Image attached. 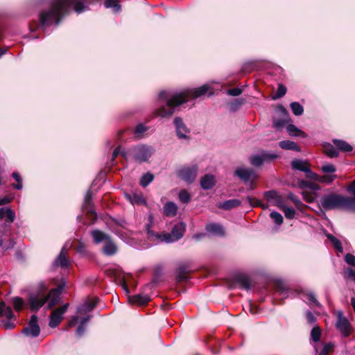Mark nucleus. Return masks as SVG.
<instances>
[{
  "mask_svg": "<svg viewBox=\"0 0 355 355\" xmlns=\"http://www.w3.org/2000/svg\"><path fill=\"white\" fill-rule=\"evenodd\" d=\"M209 87L205 84L195 89H187L181 92H176L171 90H164L159 92L157 100V108L154 112L155 116L162 118L171 116L177 107L186 103L188 98H197L205 94Z\"/></svg>",
  "mask_w": 355,
  "mask_h": 355,
  "instance_id": "1",
  "label": "nucleus"
},
{
  "mask_svg": "<svg viewBox=\"0 0 355 355\" xmlns=\"http://www.w3.org/2000/svg\"><path fill=\"white\" fill-rule=\"evenodd\" d=\"M64 286V284H59L57 288L51 289L47 295L42 292L30 295L28 302L31 310L36 311L45 303H47V309H51L58 303Z\"/></svg>",
  "mask_w": 355,
  "mask_h": 355,
  "instance_id": "2",
  "label": "nucleus"
},
{
  "mask_svg": "<svg viewBox=\"0 0 355 355\" xmlns=\"http://www.w3.org/2000/svg\"><path fill=\"white\" fill-rule=\"evenodd\" d=\"M349 200V196L331 192L325 193L320 198L319 205L325 211L344 209L352 211Z\"/></svg>",
  "mask_w": 355,
  "mask_h": 355,
  "instance_id": "3",
  "label": "nucleus"
},
{
  "mask_svg": "<svg viewBox=\"0 0 355 355\" xmlns=\"http://www.w3.org/2000/svg\"><path fill=\"white\" fill-rule=\"evenodd\" d=\"M185 232V224L183 222L175 225L170 233H158L147 227V237L149 241L158 243L165 242L171 243L180 240Z\"/></svg>",
  "mask_w": 355,
  "mask_h": 355,
  "instance_id": "4",
  "label": "nucleus"
},
{
  "mask_svg": "<svg viewBox=\"0 0 355 355\" xmlns=\"http://www.w3.org/2000/svg\"><path fill=\"white\" fill-rule=\"evenodd\" d=\"M234 175L244 183L248 187V190H253L256 188V181L258 178V175L254 169L245 166H239L235 169Z\"/></svg>",
  "mask_w": 355,
  "mask_h": 355,
  "instance_id": "5",
  "label": "nucleus"
},
{
  "mask_svg": "<svg viewBox=\"0 0 355 355\" xmlns=\"http://www.w3.org/2000/svg\"><path fill=\"white\" fill-rule=\"evenodd\" d=\"M154 152L153 148L144 144L136 146L132 149L133 159L138 163L147 162Z\"/></svg>",
  "mask_w": 355,
  "mask_h": 355,
  "instance_id": "6",
  "label": "nucleus"
},
{
  "mask_svg": "<svg viewBox=\"0 0 355 355\" xmlns=\"http://www.w3.org/2000/svg\"><path fill=\"white\" fill-rule=\"evenodd\" d=\"M0 316L6 318V321H3V326L6 329H12L15 327V316L12 309L10 306H6L3 302L0 303Z\"/></svg>",
  "mask_w": 355,
  "mask_h": 355,
  "instance_id": "7",
  "label": "nucleus"
},
{
  "mask_svg": "<svg viewBox=\"0 0 355 355\" xmlns=\"http://www.w3.org/2000/svg\"><path fill=\"white\" fill-rule=\"evenodd\" d=\"M336 327L343 337H348L352 332V327L349 321L345 317L342 311H339L337 315Z\"/></svg>",
  "mask_w": 355,
  "mask_h": 355,
  "instance_id": "8",
  "label": "nucleus"
},
{
  "mask_svg": "<svg viewBox=\"0 0 355 355\" xmlns=\"http://www.w3.org/2000/svg\"><path fill=\"white\" fill-rule=\"evenodd\" d=\"M197 172L196 166H184L178 171V176L183 181L191 184L196 180Z\"/></svg>",
  "mask_w": 355,
  "mask_h": 355,
  "instance_id": "9",
  "label": "nucleus"
},
{
  "mask_svg": "<svg viewBox=\"0 0 355 355\" xmlns=\"http://www.w3.org/2000/svg\"><path fill=\"white\" fill-rule=\"evenodd\" d=\"M21 332L25 336L31 338H36L39 336L40 334V327L38 324V318L35 315H31L28 326L24 327Z\"/></svg>",
  "mask_w": 355,
  "mask_h": 355,
  "instance_id": "10",
  "label": "nucleus"
},
{
  "mask_svg": "<svg viewBox=\"0 0 355 355\" xmlns=\"http://www.w3.org/2000/svg\"><path fill=\"white\" fill-rule=\"evenodd\" d=\"M69 306V303H66L62 306L55 309L51 312L49 323L51 328H55L58 326L63 318V315L67 311Z\"/></svg>",
  "mask_w": 355,
  "mask_h": 355,
  "instance_id": "11",
  "label": "nucleus"
},
{
  "mask_svg": "<svg viewBox=\"0 0 355 355\" xmlns=\"http://www.w3.org/2000/svg\"><path fill=\"white\" fill-rule=\"evenodd\" d=\"M174 124L175 126L176 134L180 139H186L187 134L189 133V130L184 123L182 118L175 117L174 119Z\"/></svg>",
  "mask_w": 355,
  "mask_h": 355,
  "instance_id": "12",
  "label": "nucleus"
},
{
  "mask_svg": "<svg viewBox=\"0 0 355 355\" xmlns=\"http://www.w3.org/2000/svg\"><path fill=\"white\" fill-rule=\"evenodd\" d=\"M126 198L129 200L132 205H146V201L141 192H134L127 194Z\"/></svg>",
  "mask_w": 355,
  "mask_h": 355,
  "instance_id": "13",
  "label": "nucleus"
},
{
  "mask_svg": "<svg viewBox=\"0 0 355 355\" xmlns=\"http://www.w3.org/2000/svg\"><path fill=\"white\" fill-rule=\"evenodd\" d=\"M91 235L96 244H99L102 242H106L111 237L109 234L104 233L99 230H94L92 231Z\"/></svg>",
  "mask_w": 355,
  "mask_h": 355,
  "instance_id": "14",
  "label": "nucleus"
},
{
  "mask_svg": "<svg viewBox=\"0 0 355 355\" xmlns=\"http://www.w3.org/2000/svg\"><path fill=\"white\" fill-rule=\"evenodd\" d=\"M117 252V246L112 238L108 239L103 247V252L107 256H112Z\"/></svg>",
  "mask_w": 355,
  "mask_h": 355,
  "instance_id": "15",
  "label": "nucleus"
},
{
  "mask_svg": "<svg viewBox=\"0 0 355 355\" xmlns=\"http://www.w3.org/2000/svg\"><path fill=\"white\" fill-rule=\"evenodd\" d=\"M215 184V178L213 175L206 174L200 180V186L205 190L211 189Z\"/></svg>",
  "mask_w": 355,
  "mask_h": 355,
  "instance_id": "16",
  "label": "nucleus"
},
{
  "mask_svg": "<svg viewBox=\"0 0 355 355\" xmlns=\"http://www.w3.org/2000/svg\"><path fill=\"white\" fill-rule=\"evenodd\" d=\"M206 231L214 236H224V230L222 225L216 223H210L206 226Z\"/></svg>",
  "mask_w": 355,
  "mask_h": 355,
  "instance_id": "17",
  "label": "nucleus"
},
{
  "mask_svg": "<svg viewBox=\"0 0 355 355\" xmlns=\"http://www.w3.org/2000/svg\"><path fill=\"white\" fill-rule=\"evenodd\" d=\"M128 301L130 304L142 306L150 301V297L146 295H135L128 297Z\"/></svg>",
  "mask_w": 355,
  "mask_h": 355,
  "instance_id": "18",
  "label": "nucleus"
},
{
  "mask_svg": "<svg viewBox=\"0 0 355 355\" xmlns=\"http://www.w3.org/2000/svg\"><path fill=\"white\" fill-rule=\"evenodd\" d=\"M97 299H95L92 301L87 300L85 303H83L81 306L78 308V313L80 314H85L89 313L93 310V309L96 306L97 304Z\"/></svg>",
  "mask_w": 355,
  "mask_h": 355,
  "instance_id": "19",
  "label": "nucleus"
},
{
  "mask_svg": "<svg viewBox=\"0 0 355 355\" xmlns=\"http://www.w3.org/2000/svg\"><path fill=\"white\" fill-rule=\"evenodd\" d=\"M189 272V267L185 264H180L176 269V278L178 282L184 281L187 279V274Z\"/></svg>",
  "mask_w": 355,
  "mask_h": 355,
  "instance_id": "20",
  "label": "nucleus"
},
{
  "mask_svg": "<svg viewBox=\"0 0 355 355\" xmlns=\"http://www.w3.org/2000/svg\"><path fill=\"white\" fill-rule=\"evenodd\" d=\"M332 141L336 148L342 152L349 153L353 149L352 146L344 140L335 139Z\"/></svg>",
  "mask_w": 355,
  "mask_h": 355,
  "instance_id": "21",
  "label": "nucleus"
},
{
  "mask_svg": "<svg viewBox=\"0 0 355 355\" xmlns=\"http://www.w3.org/2000/svg\"><path fill=\"white\" fill-rule=\"evenodd\" d=\"M54 264L62 268H67L69 265V261L67 258V252L64 247L62 248L60 254L54 261Z\"/></svg>",
  "mask_w": 355,
  "mask_h": 355,
  "instance_id": "22",
  "label": "nucleus"
},
{
  "mask_svg": "<svg viewBox=\"0 0 355 355\" xmlns=\"http://www.w3.org/2000/svg\"><path fill=\"white\" fill-rule=\"evenodd\" d=\"M291 167L294 170L304 172L309 167V164L306 160L295 159L291 162Z\"/></svg>",
  "mask_w": 355,
  "mask_h": 355,
  "instance_id": "23",
  "label": "nucleus"
},
{
  "mask_svg": "<svg viewBox=\"0 0 355 355\" xmlns=\"http://www.w3.org/2000/svg\"><path fill=\"white\" fill-rule=\"evenodd\" d=\"M93 205H92V195L90 191H87L85 196L84 202L83 205V208L86 210L87 212L92 213L96 215V213L93 211Z\"/></svg>",
  "mask_w": 355,
  "mask_h": 355,
  "instance_id": "24",
  "label": "nucleus"
},
{
  "mask_svg": "<svg viewBox=\"0 0 355 355\" xmlns=\"http://www.w3.org/2000/svg\"><path fill=\"white\" fill-rule=\"evenodd\" d=\"M241 204V200L238 199H230L220 203L218 207L219 208L225 210H230L232 208L239 207Z\"/></svg>",
  "mask_w": 355,
  "mask_h": 355,
  "instance_id": "25",
  "label": "nucleus"
},
{
  "mask_svg": "<svg viewBox=\"0 0 355 355\" xmlns=\"http://www.w3.org/2000/svg\"><path fill=\"white\" fill-rule=\"evenodd\" d=\"M178 206L173 202H168L165 204L163 208L164 214L166 216L173 217L177 214Z\"/></svg>",
  "mask_w": 355,
  "mask_h": 355,
  "instance_id": "26",
  "label": "nucleus"
},
{
  "mask_svg": "<svg viewBox=\"0 0 355 355\" xmlns=\"http://www.w3.org/2000/svg\"><path fill=\"white\" fill-rule=\"evenodd\" d=\"M279 146L284 150H291L297 152L300 151V148L298 145L295 142L290 140H284L279 142Z\"/></svg>",
  "mask_w": 355,
  "mask_h": 355,
  "instance_id": "27",
  "label": "nucleus"
},
{
  "mask_svg": "<svg viewBox=\"0 0 355 355\" xmlns=\"http://www.w3.org/2000/svg\"><path fill=\"white\" fill-rule=\"evenodd\" d=\"M235 282L241 285V286L245 289L250 288V282L248 277L244 274H239L235 277Z\"/></svg>",
  "mask_w": 355,
  "mask_h": 355,
  "instance_id": "28",
  "label": "nucleus"
},
{
  "mask_svg": "<svg viewBox=\"0 0 355 355\" xmlns=\"http://www.w3.org/2000/svg\"><path fill=\"white\" fill-rule=\"evenodd\" d=\"M7 218V221L12 223L15 218V212L10 209L0 208V219Z\"/></svg>",
  "mask_w": 355,
  "mask_h": 355,
  "instance_id": "29",
  "label": "nucleus"
},
{
  "mask_svg": "<svg viewBox=\"0 0 355 355\" xmlns=\"http://www.w3.org/2000/svg\"><path fill=\"white\" fill-rule=\"evenodd\" d=\"M112 274L114 276L115 279H119V281L120 282L121 286L123 289L125 291L126 293H129L128 287L125 283V279L123 277L121 276V270L119 268H113L110 270Z\"/></svg>",
  "mask_w": 355,
  "mask_h": 355,
  "instance_id": "30",
  "label": "nucleus"
},
{
  "mask_svg": "<svg viewBox=\"0 0 355 355\" xmlns=\"http://www.w3.org/2000/svg\"><path fill=\"white\" fill-rule=\"evenodd\" d=\"M346 191L353 195V197L349 196V202L352 208V211L355 212V180L346 188Z\"/></svg>",
  "mask_w": 355,
  "mask_h": 355,
  "instance_id": "31",
  "label": "nucleus"
},
{
  "mask_svg": "<svg viewBox=\"0 0 355 355\" xmlns=\"http://www.w3.org/2000/svg\"><path fill=\"white\" fill-rule=\"evenodd\" d=\"M337 178L338 176L336 174L324 173L322 175H319L318 182L331 184Z\"/></svg>",
  "mask_w": 355,
  "mask_h": 355,
  "instance_id": "32",
  "label": "nucleus"
},
{
  "mask_svg": "<svg viewBox=\"0 0 355 355\" xmlns=\"http://www.w3.org/2000/svg\"><path fill=\"white\" fill-rule=\"evenodd\" d=\"M326 236L331 241L334 248L339 252H343V248L341 242L334 236L331 234H326Z\"/></svg>",
  "mask_w": 355,
  "mask_h": 355,
  "instance_id": "33",
  "label": "nucleus"
},
{
  "mask_svg": "<svg viewBox=\"0 0 355 355\" xmlns=\"http://www.w3.org/2000/svg\"><path fill=\"white\" fill-rule=\"evenodd\" d=\"M154 180V175L150 172L143 175L140 179V185L143 187L148 186Z\"/></svg>",
  "mask_w": 355,
  "mask_h": 355,
  "instance_id": "34",
  "label": "nucleus"
},
{
  "mask_svg": "<svg viewBox=\"0 0 355 355\" xmlns=\"http://www.w3.org/2000/svg\"><path fill=\"white\" fill-rule=\"evenodd\" d=\"M250 163L254 166H260L264 163V158L261 154L254 155L250 157Z\"/></svg>",
  "mask_w": 355,
  "mask_h": 355,
  "instance_id": "35",
  "label": "nucleus"
},
{
  "mask_svg": "<svg viewBox=\"0 0 355 355\" xmlns=\"http://www.w3.org/2000/svg\"><path fill=\"white\" fill-rule=\"evenodd\" d=\"M302 295L304 297H306L307 300H309V303L311 304L312 305H313L315 306H317V307H320L321 304L317 300V299L315 297V294L313 293H312V292H303L302 293Z\"/></svg>",
  "mask_w": 355,
  "mask_h": 355,
  "instance_id": "36",
  "label": "nucleus"
},
{
  "mask_svg": "<svg viewBox=\"0 0 355 355\" xmlns=\"http://www.w3.org/2000/svg\"><path fill=\"white\" fill-rule=\"evenodd\" d=\"M288 198L290 199L296 208L299 209L300 211H302L304 209V204L302 202V201L293 193H289L288 194Z\"/></svg>",
  "mask_w": 355,
  "mask_h": 355,
  "instance_id": "37",
  "label": "nucleus"
},
{
  "mask_svg": "<svg viewBox=\"0 0 355 355\" xmlns=\"http://www.w3.org/2000/svg\"><path fill=\"white\" fill-rule=\"evenodd\" d=\"M325 153L331 158L337 157L339 155L338 150L335 146L327 145L324 148Z\"/></svg>",
  "mask_w": 355,
  "mask_h": 355,
  "instance_id": "38",
  "label": "nucleus"
},
{
  "mask_svg": "<svg viewBox=\"0 0 355 355\" xmlns=\"http://www.w3.org/2000/svg\"><path fill=\"white\" fill-rule=\"evenodd\" d=\"M290 107L291 108V110H292L293 113L295 116H300L304 112V108H303L302 105H301L297 102H293V103H291V105H290Z\"/></svg>",
  "mask_w": 355,
  "mask_h": 355,
  "instance_id": "39",
  "label": "nucleus"
},
{
  "mask_svg": "<svg viewBox=\"0 0 355 355\" xmlns=\"http://www.w3.org/2000/svg\"><path fill=\"white\" fill-rule=\"evenodd\" d=\"M321 336V331L319 327L315 326L313 327L311 331V339L314 343H317L320 340Z\"/></svg>",
  "mask_w": 355,
  "mask_h": 355,
  "instance_id": "40",
  "label": "nucleus"
},
{
  "mask_svg": "<svg viewBox=\"0 0 355 355\" xmlns=\"http://www.w3.org/2000/svg\"><path fill=\"white\" fill-rule=\"evenodd\" d=\"M12 177L16 180V184H12V187L17 190H21L23 187L22 179L17 172H13Z\"/></svg>",
  "mask_w": 355,
  "mask_h": 355,
  "instance_id": "41",
  "label": "nucleus"
},
{
  "mask_svg": "<svg viewBox=\"0 0 355 355\" xmlns=\"http://www.w3.org/2000/svg\"><path fill=\"white\" fill-rule=\"evenodd\" d=\"M288 134L291 136H301L303 134V132L299 130L295 125L290 124L286 128Z\"/></svg>",
  "mask_w": 355,
  "mask_h": 355,
  "instance_id": "42",
  "label": "nucleus"
},
{
  "mask_svg": "<svg viewBox=\"0 0 355 355\" xmlns=\"http://www.w3.org/2000/svg\"><path fill=\"white\" fill-rule=\"evenodd\" d=\"M270 216L277 225L280 226L283 223L284 218L277 211H272L270 214Z\"/></svg>",
  "mask_w": 355,
  "mask_h": 355,
  "instance_id": "43",
  "label": "nucleus"
},
{
  "mask_svg": "<svg viewBox=\"0 0 355 355\" xmlns=\"http://www.w3.org/2000/svg\"><path fill=\"white\" fill-rule=\"evenodd\" d=\"M286 91H287L286 87L284 85L279 84L278 85L277 90L275 96H272V99L276 100V99L283 97L286 94Z\"/></svg>",
  "mask_w": 355,
  "mask_h": 355,
  "instance_id": "44",
  "label": "nucleus"
},
{
  "mask_svg": "<svg viewBox=\"0 0 355 355\" xmlns=\"http://www.w3.org/2000/svg\"><path fill=\"white\" fill-rule=\"evenodd\" d=\"M321 171L323 173L335 174L336 168L332 164H326L321 166Z\"/></svg>",
  "mask_w": 355,
  "mask_h": 355,
  "instance_id": "45",
  "label": "nucleus"
},
{
  "mask_svg": "<svg viewBox=\"0 0 355 355\" xmlns=\"http://www.w3.org/2000/svg\"><path fill=\"white\" fill-rule=\"evenodd\" d=\"M282 210L286 218L293 219L295 218L296 212L293 208L288 207L286 205Z\"/></svg>",
  "mask_w": 355,
  "mask_h": 355,
  "instance_id": "46",
  "label": "nucleus"
},
{
  "mask_svg": "<svg viewBox=\"0 0 355 355\" xmlns=\"http://www.w3.org/2000/svg\"><path fill=\"white\" fill-rule=\"evenodd\" d=\"M179 199L182 203H188L191 200V196L186 190H181L179 193Z\"/></svg>",
  "mask_w": 355,
  "mask_h": 355,
  "instance_id": "47",
  "label": "nucleus"
},
{
  "mask_svg": "<svg viewBox=\"0 0 355 355\" xmlns=\"http://www.w3.org/2000/svg\"><path fill=\"white\" fill-rule=\"evenodd\" d=\"M148 128L143 125L142 123H140L137 125L135 130V134L138 138H141L143 135V134L148 130Z\"/></svg>",
  "mask_w": 355,
  "mask_h": 355,
  "instance_id": "48",
  "label": "nucleus"
},
{
  "mask_svg": "<svg viewBox=\"0 0 355 355\" xmlns=\"http://www.w3.org/2000/svg\"><path fill=\"white\" fill-rule=\"evenodd\" d=\"M279 193L275 191H268L264 193L265 198L272 203L275 198L278 196Z\"/></svg>",
  "mask_w": 355,
  "mask_h": 355,
  "instance_id": "49",
  "label": "nucleus"
},
{
  "mask_svg": "<svg viewBox=\"0 0 355 355\" xmlns=\"http://www.w3.org/2000/svg\"><path fill=\"white\" fill-rule=\"evenodd\" d=\"M306 173V178L309 180H312L316 182H318L319 175L313 172L310 167L306 168V171H304Z\"/></svg>",
  "mask_w": 355,
  "mask_h": 355,
  "instance_id": "50",
  "label": "nucleus"
},
{
  "mask_svg": "<svg viewBox=\"0 0 355 355\" xmlns=\"http://www.w3.org/2000/svg\"><path fill=\"white\" fill-rule=\"evenodd\" d=\"M272 204L273 205L277 207L278 208H279L281 210L286 206L284 198L279 194L275 198V200L272 202Z\"/></svg>",
  "mask_w": 355,
  "mask_h": 355,
  "instance_id": "51",
  "label": "nucleus"
},
{
  "mask_svg": "<svg viewBox=\"0 0 355 355\" xmlns=\"http://www.w3.org/2000/svg\"><path fill=\"white\" fill-rule=\"evenodd\" d=\"M263 158H264V162L268 161H273L278 157V155L275 153L269 152H263L261 153Z\"/></svg>",
  "mask_w": 355,
  "mask_h": 355,
  "instance_id": "52",
  "label": "nucleus"
},
{
  "mask_svg": "<svg viewBox=\"0 0 355 355\" xmlns=\"http://www.w3.org/2000/svg\"><path fill=\"white\" fill-rule=\"evenodd\" d=\"M246 200L250 204L251 206H253V207H261V206L263 208L266 207L265 206L262 205L261 202L257 198H254L251 196H248L246 198Z\"/></svg>",
  "mask_w": 355,
  "mask_h": 355,
  "instance_id": "53",
  "label": "nucleus"
},
{
  "mask_svg": "<svg viewBox=\"0 0 355 355\" xmlns=\"http://www.w3.org/2000/svg\"><path fill=\"white\" fill-rule=\"evenodd\" d=\"M24 305V301L20 297H15L13 299V306L16 311H20Z\"/></svg>",
  "mask_w": 355,
  "mask_h": 355,
  "instance_id": "54",
  "label": "nucleus"
},
{
  "mask_svg": "<svg viewBox=\"0 0 355 355\" xmlns=\"http://www.w3.org/2000/svg\"><path fill=\"white\" fill-rule=\"evenodd\" d=\"M119 155H122L124 157H126V153L124 150H122L120 146H118L114 149L112 153V159L114 160V159Z\"/></svg>",
  "mask_w": 355,
  "mask_h": 355,
  "instance_id": "55",
  "label": "nucleus"
},
{
  "mask_svg": "<svg viewBox=\"0 0 355 355\" xmlns=\"http://www.w3.org/2000/svg\"><path fill=\"white\" fill-rule=\"evenodd\" d=\"M345 261L348 265L355 266V257L353 254L347 253L345 257Z\"/></svg>",
  "mask_w": 355,
  "mask_h": 355,
  "instance_id": "56",
  "label": "nucleus"
},
{
  "mask_svg": "<svg viewBox=\"0 0 355 355\" xmlns=\"http://www.w3.org/2000/svg\"><path fill=\"white\" fill-rule=\"evenodd\" d=\"M333 346L331 343L324 344L320 352V355H327V354L332 350Z\"/></svg>",
  "mask_w": 355,
  "mask_h": 355,
  "instance_id": "57",
  "label": "nucleus"
},
{
  "mask_svg": "<svg viewBox=\"0 0 355 355\" xmlns=\"http://www.w3.org/2000/svg\"><path fill=\"white\" fill-rule=\"evenodd\" d=\"M303 198L309 203L313 202L314 200V196L312 193L308 191L302 192Z\"/></svg>",
  "mask_w": 355,
  "mask_h": 355,
  "instance_id": "58",
  "label": "nucleus"
},
{
  "mask_svg": "<svg viewBox=\"0 0 355 355\" xmlns=\"http://www.w3.org/2000/svg\"><path fill=\"white\" fill-rule=\"evenodd\" d=\"M345 277L355 281V271L349 268L345 272Z\"/></svg>",
  "mask_w": 355,
  "mask_h": 355,
  "instance_id": "59",
  "label": "nucleus"
},
{
  "mask_svg": "<svg viewBox=\"0 0 355 355\" xmlns=\"http://www.w3.org/2000/svg\"><path fill=\"white\" fill-rule=\"evenodd\" d=\"M242 93V89L240 88H233L228 89L227 91V94L230 96H239Z\"/></svg>",
  "mask_w": 355,
  "mask_h": 355,
  "instance_id": "60",
  "label": "nucleus"
},
{
  "mask_svg": "<svg viewBox=\"0 0 355 355\" xmlns=\"http://www.w3.org/2000/svg\"><path fill=\"white\" fill-rule=\"evenodd\" d=\"M243 101L240 99H235L232 103H231V110L236 111L243 103Z\"/></svg>",
  "mask_w": 355,
  "mask_h": 355,
  "instance_id": "61",
  "label": "nucleus"
},
{
  "mask_svg": "<svg viewBox=\"0 0 355 355\" xmlns=\"http://www.w3.org/2000/svg\"><path fill=\"white\" fill-rule=\"evenodd\" d=\"M306 318L309 323L313 324L316 321L315 316L311 311H307L306 313Z\"/></svg>",
  "mask_w": 355,
  "mask_h": 355,
  "instance_id": "62",
  "label": "nucleus"
},
{
  "mask_svg": "<svg viewBox=\"0 0 355 355\" xmlns=\"http://www.w3.org/2000/svg\"><path fill=\"white\" fill-rule=\"evenodd\" d=\"M86 330V326L80 324V325L78 327L76 331V335L78 337H81L84 335Z\"/></svg>",
  "mask_w": 355,
  "mask_h": 355,
  "instance_id": "63",
  "label": "nucleus"
},
{
  "mask_svg": "<svg viewBox=\"0 0 355 355\" xmlns=\"http://www.w3.org/2000/svg\"><path fill=\"white\" fill-rule=\"evenodd\" d=\"M14 197H8V196H4L2 198H0V205H4L6 204L10 203Z\"/></svg>",
  "mask_w": 355,
  "mask_h": 355,
  "instance_id": "64",
  "label": "nucleus"
}]
</instances>
